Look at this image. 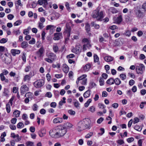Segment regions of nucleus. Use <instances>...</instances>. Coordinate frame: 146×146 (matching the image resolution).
Returning a JSON list of instances; mask_svg holds the SVG:
<instances>
[{
    "instance_id": "obj_54",
    "label": "nucleus",
    "mask_w": 146,
    "mask_h": 146,
    "mask_svg": "<svg viewBox=\"0 0 146 146\" xmlns=\"http://www.w3.org/2000/svg\"><path fill=\"white\" fill-rule=\"evenodd\" d=\"M45 96L49 98H50L52 97V95L50 92H48L45 95Z\"/></svg>"
},
{
    "instance_id": "obj_30",
    "label": "nucleus",
    "mask_w": 146,
    "mask_h": 146,
    "mask_svg": "<svg viewBox=\"0 0 146 146\" xmlns=\"http://www.w3.org/2000/svg\"><path fill=\"white\" fill-rule=\"evenodd\" d=\"M56 27H55L54 26L52 25H47L46 26V30H53L54 28Z\"/></svg>"
},
{
    "instance_id": "obj_44",
    "label": "nucleus",
    "mask_w": 146,
    "mask_h": 146,
    "mask_svg": "<svg viewBox=\"0 0 146 146\" xmlns=\"http://www.w3.org/2000/svg\"><path fill=\"white\" fill-rule=\"evenodd\" d=\"M9 92V91L7 89H5L3 92L4 95L5 96H8Z\"/></svg>"
},
{
    "instance_id": "obj_4",
    "label": "nucleus",
    "mask_w": 146,
    "mask_h": 146,
    "mask_svg": "<svg viewBox=\"0 0 146 146\" xmlns=\"http://www.w3.org/2000/svg\"><path fill=\"white\" fill-rule=\"evenodd\" d=\"M103 13L102 11L100 12L98 11H94L92 14V17L94 18H96L98 20L101 21V19L103 18Z\"/></svg>"
},
{
    "instance_id": "obj_61",
    "label": "nucleus",
    "mask_w": 146,
    "mask_h": 146,
    "mask_svg": "<svg viewBox=\"0 0 146 146\" xmlns=\"http://www.w3.org/2000/svg\"><path fill=\"white\" fill-rule=\"evenodd\" d=\"M31 69V67L30 66H27L25 69V71L26 72H28Z\"/></svg>"
},
{
    "instance_id": "obj_12",
    "label": "nucleus",
    "mask_w": 146,
    "mask_h": 146,
    "mask_svg": "<svg viewBox=\"0 0 146 146\" xmlns=\"http://www.w3.org/2000/svg\"><path fill=\"white\" fill-rule=\"evenodd\" d=\"M63 122V119L62 117H57L54 119L53 120V123H61Z\"/></svg>"
},
{
    "instance_id": "obj_38",
    "label": "nucleus",
    "mask_w": 146,
    "mask_h": 146,
    "mask_svg": "<svg viewBox=\"0 0 146 146\" xmlns=\"http://www.w3.org/2000/svg\"><path fill=\"white\" fill-rule=\"evenodd\" d=\"M124 35L126 36H130L131 35V31L129 30H126L125 32Z\"/></svg>"
},
{
    "instance_id": "obj_50",
    "label": "nucleus",
    "mask_w": 146,
    "mask_h": 146,
    "mask_svg": "<svg viewBox=\"0 0 146 146\" xmlns=\"http://www.w3.org/2000/svg\"><path fill=\"white\" fill-rule=\"evenodd\" d=\"M98 107L100 108L104 109L105 108L104 105L101 103H100L98 104Z\"/></svg>"
},
{
    "instance_id": "obj_48",
    "label": "nucleus",
    "mask_w": 146,
    "mask_h": 146,
    "mask_svg": "<svg viewBox=\"0 0 146 146\" xmlns=\"http://www.w3.org/2000/svg\"><path fill=\"white\" fill-rule=\"evenodd\" d=\"M93 135V133L92 132H90L89 133L87 134L85 136V138H90Z\"/></svg>"
},
{
    "instance_id": "obj_25",
    "label": "nucleus",
    "mask_w": 146,
    "mask_h": 146,
    "mask_svg": "<svg viewBox=\"0 0 146 146\" xmlns=\"http://www.w3.org/2000/svg\"><path fill=\"white\" fill-rule=\"evenodd\" d=\"M96 84L95 83L92 81H91L89 84L88 88L89 89H91L96 86Z\"/></svg>"
},
{
    "instance_id": "obj_34",
    "label": "nucleus",
    "mask_w": 146,
    "mask_h": 146,
    "mask_svg": "<svg viewBox=\"0 0 146 146\" xmlns=\"http://www.w3.org/2000/svg\"><path fill=\"white\" fill-rule=\"evenodd\" d=\"M66 128L67 129H70L72 127L73 125L69 122H67L65 124Z\"/></svg>"
},
{
    "instance_id": "obj_2",
    "label": "nucleus",
    "mask_w": 146,
    "mask_h": 146,
    "mask_svg": "<svg viewBox=\"0 0 146 146\" xmlns=\"http://www.w3.org/2000/svg\"><path fill=\"white\" fill-rule=\"evenodd\" d=\"M46 55L47 58H45L44 60L48 63H51L56 59V55L53 53H47Z\"/></svg>"
},
{
    "instance_id": "obj_9",
    "label": "nucleus",
    "mask_w": 146,
    "mask_h": 146,
    "mask_svg": "<svg viewBox=\"0 0 146 146\" xmlns=\"http://www.w3.org/2000/svg\"><path fill=\"white\" fill-rule=\"evenodd\" d=\"M136 17L138 19H142L144 16L143 12L140 10H137L135 11Z\"/></svg>"
},
{
    "instance_id": "obj_22",
    "label": "nucleus",
    "mask_w": 146,
    "mask_h": 146,
    "mask_svg": "<svg viewBox=\"0 0 146 146\" xmlns=\"http://www.w3.org/2000/svg\"><path fill=\"white\" fill-rule=\"evenodd\" d=\"M108 10L113 14L116 13L118 12V11L114 7H111L109 8Z\"/></svg>"
},
{
    "instance_id": "obj_59",
    "label": "nucleus",
    "mask_w": 146,
    "mask_h": 146,
    "mask_svg": "<svg viewBox=\"0 0 146 146\" xmlns=\"http://www.w3.org/2000/svg\"><path fill=\"white\" fill-rule=\"evenodd\" d=\"M133 120V123L134 124L138 122L139 121V119L137 117L134 118Z\"/></svg>"
},
{
    "instance_id": "obj_21",
    "label": "nucleus",
    "mask_w": 146,
    "mask_h": 146,
    "mask_svg": "<svg viewBox=\"0 0 146 146\" xmlns=\"http://www.w3.org/2000/svg\"><path fill=\"white\" fill-rule=\"evenodd\" d=\"M91 90H88L86 91L84 94L83 96L84 98H87L89 97L90 95Z\"/></svg>"
},
{
    "instance_id": "obj_39",
    "label": "nucleus",
    "mask_w": 146,
    "mask_h": 146,
    "mask_svg": "<svg viewBox=\"0 0 146 146\" xmlns=\"http://www.w3.org/2000/svg\"><path fill=\"white\" fill-rule=\"evenodd\" d=\"M26 144L27 146H34L33 142L32 141H27L26 142Z\"/></svg>"
},
{
    "instance_id": "obj_23",
    "label": "nucleus",
    "mask_w": 146,
    "mask_h": 146,
    "mask_svg": "<svg viewBox=\"0 0 146 146\" xmlns=\"http://www.w3.org/2000/svg\"><path fill=\"white\" fill-rule=\"evenodd\" d=\"M91 46V45L89 42H88L86 44H84L83 46V50L84 51L86 50L87 48H89Z\"/></svg>"
},
{
    "instance_id": "obj_55",
    "label": "nucleus",
    "mask_w": 146,
    "mask_h": 146,
    "mask_svg": "<svg viewBox=\"0 0 146 146\" xmlns=\"http://www.w3.org/2000/svg\"><path fill=\"white\" fill-rule=\"evenodd\" d=\"M38 24V27L40 29H41L44 27V26L43 25V23H40V22H39Z\"/></svg>"
},
{
    "instance_id": "obj_45",
    "label": "nucleus",
    "mask_w": 146,
    "mask_h": 146,
    "mask_svg": "<svg viewBox=\"0 0 146 146\" xmlns=\"http://www.w3.org/2000/svg\"><path fill=\"white\" fill-rule=\"evenodd\" d=\"M63 101H61L59 102V104L60 106H62L63 104H64L66 103L65 100H66V98L65 97H63L62 98Z\"/></svg>"
},
{
    "instance_id": "obj_31",
    "label": "nucleus",
    "mask_w": 146,
    "mask_h": 146,
    "mask_svg": "<svg viewBox=\"0 0 146 146\" xmlns=\"http://www.w3.org/2000/svg\"><path fill=\"white\" fill-rule=\"evenodd\" d=\"M31 78L28 75H26L24 77V78L23 79V80L24 82H25L26 81H29L30 80Z\"/></svg>"
},
{
    "instance_id": "obj_33",
    "label": "nucleus",
    "mask_w": 146,
    "mask_h": 146,
    "mask_svg": "<svg viewBox=\"0 0 146 146\" xmlns=\"http://www.w3.org/2000/svg\"><path fill=\"white\" fill-rule=\"evenodd\" d=\"M90 26L89 24L86 23V24L85 29L86 30L88 33L90 31Z\"/></svg>"
},
{
    "instance_id": "obj_41",
    "label": "nucleus",
    "mask_w": 146,
    "mask_h": 146,
    "mask_svg": "<svg viewBox=\"0 0 146 146\" xmlns=\"http://www.w3.org/2000/svg\"><path fill=\"white\" fill-rule=\"evenodd\" d=\"M6 108L7 112L9 113L10 111V106L9 103L6 104Z\"/></svg>"
},
{
    "instance_id": "obj_17",
    "label": "nucleus",
    "mask_w": 146,
    "mask_h": 146,
    "mask_svg": "<svg viewBox=\"0 0 146 146\" xmlns=\"http://www.w3.org/2000/svg\"><path fill=\"white\" fill-rule=\"evenodd\" d=\"M122 21V17L121 15H119L115 20V22L118 24H119Z\"/></svg>"
},
{
    "instance_id": "obj_29",
    "label": "nucleus",
    "mask_w": 146,
    "mask_h": 146,
    "mask_svg": "<svg viewBox=\"0 0 146 146\" xmlns=\"http://www.w3.org/2000/svg\"><path fill=\"white\" fill-rule=\"evenodd\" d=\"M0 77L1 80L3 81H4L5 82H8V80L6 79L5 77L4 76V75L2 74H0Z\"/></svg>"
},
{
    "instance_id": "obj_16",
    "label": "nucleus",
    "mask_w": 146,
    "mask_h": 146,
    "mask_svg": "<svg viewBox=\"0 0 146 146\" xmlns=\"http://www.w3.org/2000/svg\"><path fill=\"white\" fill-rule=\"evenodd\" d=\"M62 35V34L60 33H56L54 34V37L53 39L54 40H58L60 39V36Z\"/></svg>"
},
{
    "instance_id": "obj_64",
    "label": "nucleus",
    "mask_w": 146,
    "mask_h": 146,
    "mask_svg": "<svg viewBox=\"0 0 146 146\" xmlns=\"http://www.w3.org/2000/svg\"><path fill=\"white\" fill-rule=\"evenodd\" d=\"M14 17V15L11 14H9L7 15V18L9 20H12Z\"/></svg>"
},
{
    "instance_id": "obj_8",
    "label": "nucleus",
    "mask_w": 146,
    "mask_h": 146,
    "mask_svg": "<svg viewBox=\"0 0 146 146\" xmlns=\"http://www.w3.org/2000/svg\"><path fill=\"white\" fill-rule=\"evenodd\" d=\"M44 84V81L42 79L38 80L34 83L35 86L36 88H40L43 86Z\"/></svg>"
},
{
    "instance_id": "obj_11",
    "label": "nucleus",
    "mask_w": 146,
    "mask_h": 146,
    "mask_svg": "<svg viewBox=\"0 0 146 146\" xmlns=\"http://www.w3.org/2000/svg\"><path fill=\"white\" fill-rule=\"evenodd\" d=\"M29 88L26 85H23L20 88L21 92V95L24 94L26 92L29 91Z\"/></svg>"
},
{
    "instance_id": "obj_18",
    "label": "nucleus",
    "mask_w": 146,
    "mask_h": 146,
    "mask_svg": "<svg viewBox=\"0 0 146 146\" xmlns=\"http://www.w3.org/2000/svg\"><path fill=\"white\" fill-rule=\"evenodd\" d=\"M20 52V51L18 50L13 49L11 50V52L13 56H15L17 54H19Z\"/></svg>"
},
{
    "instance_id": "obj_26",
    "label": "nucleus",
    "mask_w": 146,
    "mask_h": 146,
    "mask_svg": "<svg viewBox=\"0 0 146 146\" xmlns=\"http://www.w3.org/2000/svg\"><path fill=\"white\" fill-rule=\"evenodd\" d=\"M20 112L18 110H15L13 112V116L16 117H19L20 114Z\"/></svg>"
},
{
    "instance_id": "obj_56",
    "label": "nucleus",
    "mask_w": 146,
    "mask_h": 146,
    "mask_svg": "<svg viewBox=\"0 0 146 146\" xmlns=\"http://www.w3.org/2000/svg\"><path fill=\"white\" fill-rule=\"evenodd\" d=\"M134 140V139L133 137L129 138L127 139V141L129 143H131L133 142Z\"/></svg>"
},
{
    "instance_id": "obj_37",
    "label": "nucleus",
    "mask_w": 146,
    "mask_h": 146,
    "mask_svg": "<svg viewBox=\"0 0 146 146\" xmlns=\"http://www.w3.org/2000/svg\"><path fill=\"white\" fill-rule=\"evenodd\" d=\"M119 77L122 80H124L126 79V76L125 74H120Z\"/></svg>"
},
{
    "instance_id": "obj_14",
    "label": "nucleus",
    "mask_w": 146,
    "mask_h": 146,
    "mask_svg": "<svg viewBox=\"0 0 146 146\" xmlns=\"http://www.w3.org/2000/svg\"><path fill=\"white\" fill-rule=\"evenodd\" d=\"M104 60L107 62H111L113 60L114 58L110 56H106L104 58Z\"/></svg>"
},
{
    "instance_id": "obj_1",
    "label": "nucleus",
    "mask_w": 146,
    "mask_h": 146,
    "mask_svg": "<svg viewBox=\"0 0 146 146\" xmlns=\"http://www.w3.org/2000/svg\"><path fill=\"white\" fill-rule=\"evenodd\" d=\"M90 120L88 119H85L80 121L77 125V129L78 131H81L87 128H90Z\"/></svg>"
},
{
    "instance_id": "obj_20",
    "label": "nucleus",
    "mask_w": 146,
    "mask_h": 146,
    "mask_svg": "<svg viewBox=\"0 0 146 146\" xmlns=\"http://www.w3.org/2000/svg\"><path fill=\"white\" fill-rule=\"evenodd\" d=\"M106 83L107 84L110 85L113 84L114 83V79L111 78L108 80Z\"/></svg>"
},
{
    "instance_id": "obj_5",
    "label": "nucleus",
    "mask_w": 146,
    "mask_h": 146,
    "mask_svg": "<svg viewBox=\"0 0 146 146\" xmlns=\"http://www.w3.org/2000/svg\"><path fill=\"white\" fill-rule=\"evenodd\" d=\"M82 49L81 45L79 43H77L76 44L75 47L72 49V51L76 54H79L81 52Z\"/></svg>"
},
{
    "instance_id": "obj_53",
    "label": "nucleus",
    "mask_w": 146,
    "mask_h": 146,
    "mask_svg": "<svg viewBox=\"0 0 146 146\" xmlns=\"http://www.w3.org/2000/svg\"><path fill=\"white\" fill-rule=\"evenodd\" d=\"M44 51V49L43 47H41L39 50L37 52L42 54H43Z\"/></svg>"
},
{
    "instance_id": "obj_49",
    "label": "nucleus",
    "mask_w": 146,
    "mask_h": 146,
    "mask_svg": "<svg viewBox=\"0 0 146 146\" xmlns=\"http://www.w3.org/2000/svg\"><path fill=\"white\" fill-rule=\"evenodd\" d=\"M24 126L22 122L19 123L17 125V127L18 128H21Z\"/></svg>"
},
{
    "instance_id": "obj_7",
    "label": "nucleus",
    "mask_w": 146,
    "mask_h": 146,
    "mask_svg": "<svg viewBox=\"0 0 146 146\" xmlns=\"http://www.w3.org/2000/svg\"><path fill=\"white\" fill-rule=\"evenodd\" d=\"M57 130L56 127L54 129L51 130L49 132V135L52 138H58V134L57 133Z\"/></svg>"
},
{
    "instance_id": "obj_40",
    "label": "nucleus",
    "mask_w": 146,
    "mask_h": 146,
    "mask_svg": "<svg viewBox=\"0 0 146 146\" xmlns=\"http://www.w3.org/2000/svg\"><path fill=\"white\" fill-rule=\"evenodd\" d=\"M92 100L91 99H88L87 102L84 104V106L86 107H87L90 104Z\"/></svg>"
},
{
    "instance_id": "obj_58",
    "label": "nucleus",
    "mask_w": 146,
    "mask_h": 146,
    "mask_svg": "<svg viewBox=\"0 0 146 146\" xmlns=\"http://www.w3.org/2000/svg\"><path fill=\"white\" fill-rule=\"evenodd\" d=\"M43 6L44 7L46 8V6L48 4L47 0H43Z\"/></svg>"
},
{
    "instance_id": "obj_43",
    "label": "nucleus",
    "mask_w": 146,
    "mask_h": 146,
    "mask_svg": "<svg viewBox=\"0 0 146 146\" xmlns=\"http://www.w3.org/2000/svg\"><path fill=\"white\" fill-rule=\"evenodd\" d=\"M94 61L95 62H97L99 61V58L96 54H94Z\"/></svg>"
},
{
    "instance_id": "obj_27",
    "label": "nucleus",
    "mask_w": 146,
    "mask_h": 146,
    "mask_svg": "<svg viewBox=\"0 0 146 146\" xmlns=\"http://www.w3.org/2000/svg\"><path fill=\"white\" fill-rule=\"evenodd\" d=\"M28 44L26 41H23L21 44V46L22 48H26L28 46Z\"/></svg>"
},
{
    "instance_id": "obj_24",
    "label": "nucleus",
    "mask_w": 146,
    "mask_h": 146,
    "mask_svg": "<svg viewBox=\"0 0 146 146\" xmlns=\"http://www.w3.org/2000/svg\"><path fill=\"white\" fill-rule=\"evenodd\" d=\"M114 83L116 85L118 86L121 83V81L118 78H117L114 79Z\"/></svg>"
},
{
    "instance_id": "obj_51",
    "label": "nucleus",
    "mask_w": 146,
    "mask_h": 146,
    "mask_svg": "<svg viewBox=\"0 0 146 146\" xmlns=\"http://www.w3.org/2000/svg\"><path fill=\"white\" fill-rule=\"evenodd\" d=\"M95 108L93 106L90 107L89 109V111H91L92 112H94L95 111Z\"/></svg>"
},
{
    "instance_id": "obj_60",
    "label": "nucleus",
    "mask_w": 146,
    "mask_h": 146,
    "mask_svg": "<svg viewBox=\"0 0 146 146\" xmlns=\"http://www.w3.org/2000/svg\"><path fill=\"white\" fill-rule=\"evenodd\" d=\"M35 42V40L34 38H32L31 40L29 42V43L30 44H34Z\"/></svg>"
},
{
    "instance_id": "obj_15",
    "label": "nucleus",
    "mask_w": 146,
    "mask_h": 146,
    "mask_svg": "<svg viewBox=\"0 0 146 146\" xmlns=\"http://www.w3.org/2000/svg\"><path fill=\"white\" fill-rule=\"evenodd\" d=\"M62 70L64 73H67L69 70V68L66 64H64L62 66Z\"/></svg>"
},
{
    "instance_id": "obj_32",
    "label": "nucleus",
    "mask_w": 146,
    "mask_h": 146,
    "mask_svg": "<svg viewBox=\"0 0 146 146\" xmlns=\"http://www.w3.org/2000/svg\"><path fill=\"white\" fill-rule=\"evenodd\" d=\"M58 46L56 44H54L53 46V49L55 53H56L58 51Z\"/></svg>"
},
{
    "instance_id": "obj_63",
    "label": "nucleus",
    "mask_w": 146,
    "mask_h": 146,
    "mask_svg": "<svg viewBox=\"0 0 146 146\" xmlns=\"http://www.w3.org/2000/svg\"><path fill=\"white\" fill-rule=\"evenodd\" d=\"M7 42V40L5 38H3L0 40V43H4Z\"/></svg>"
},
{
    "instance_id": "obj_28",
    "label": "nucleus",
    "mask_w": 146,
    "mask_h": 146,
    "mask_svg": "<svg viewBox=\"0 0 146 146\" xmlns=\"http://www.w3.org/2000/svg\"><path fill=\"white\" fill-rule=\"evenodd\" d=\"M90 68V64H86L83 67V70L85 72L88 71Z\"/></svg>"
},
{
    "instance_id": "obj_35",
    "label": "nucleus",
    "mask_w": 146,
    "mask_h": 146,
    "mask_svg": "<svg viewBox=\"0 0 146 146\" xmlns=\"http://www.w3.org/2000/svg\"><path fill=\"white\" fill-rule=\"evenodd\" d=\"M6 136V134L5 132H4L1 135V142H4L5 141V139L4 138V137H5Z\"/></svg>"
},
{
    "instance_id": "obj_13",
    "label": "nucleus",
    "mask_w": 146,
    "mask_h": 146,
    "mask_svg": "<svg viewBox=\"0 0 146 146\" xmlns=\"http://www.w3.org/2000/svg\"><path fill=\"white\" fill-rule=\"evenodd\" d=\"M66 27H67V25L66 24ZM67 29L65 31L66 35V36L67 37L65 39L66 41L68 40L69 39V37L70 36V32L71 31V29L70 27L68 28L67 27Z\"/></svg>"
},
{
    "instance_id": "obj_52",
    "label": "nucleus",
    "mask_w": 146,
    "mask_h": 146,
    "mask_svg": "<svg viewBox=\"0 0 146 146\" xmlns=\"http://www.w3.org/2000/svg\"><path fill=\"white\" fill-rule=\"evenodd\" d=\"M79 105L80 104H79L78 102L77 101H76L74 103V106L77 108H79Z\"/></svg>"
},
{
    "instance_id": "obj_6",
    "label": "nucleus",
    "mask_w": 146,
    "mask_h": 146,
    "mask_svg": "<svg viewBox=\"0 0 146 146\" xmlns=\"http://www.w3.org/2000/svg\"><path fill=\"white\" fill-rule=\"evenodd\" d=\"M145 67L143 64H140L139 66L136 67V70L138 74H142L145 70Z\"/></svg>"
},
{
    "instance_id": "obj_42",
    "label": "nucleus",
    "mask_w": 146,
    "mask_h": 146,
    "mask_svg": "<svg viewBox=\"0 0 146 146\" xmlns=\"http://www.w3.org/2000/svg\"><path fill=\"white\" fill-rule=\"evenodd\" d=\"M22 23V21L21 20H18L15 22L14 24V25L15 26H18L20 25Z\"/></svg>"
},
{
    "instance_id": "obj_10",
    "label": "nucleus",
    "mask_w": 146,
    "mask_h": 146,
    "mask_svg": "<svg viewBox=\"0 0 146 146\" xmlns=\"http://www.w3.org/2000/svg\"><path fill=\"white\" fill-rule=\"evenodd\" d=\"M5 56H3L2 57L3 61L5 63L8 64H9L11 62L10 58L7 56L6 54H5Z\"/></svg>"
},
{
    "instance_id": "obj_47",
    "label": "nucleus",
    "mask_w": 146,
    "mask_h": 146,
    "mask_svg": "<svg viewBox=\"0 0 146 146\" xmlns=\"http://www.w3.org/2000/svg\"><path fill=\"white\" fill-rule=\"evenodd\" d=\"M15 4L16 6H17V5L18 6H20L22 7L23 6V4L21 3L20 0H17V2L15 3Z\"/></svg>"
},
{
    "instance_id": "obj_3",
    "label": "nucleus",
    "mask_w": 146,
    "mask_h": 146,
    "mask_svg": "<svg viewBox=\"0 0 146 146\" xmlns=\"http://www.w3.org/2000/svg\"><path fill=\"white\" fill-rule=\"evenodd\" d=\"M56 128L58 138L64 136L67 132L66 129L63 126H58Z\"/></svg>"
},
{
    "instance_id": "obj_62",
    "label": "nucleus",
    "mask_w": 146,
    "mask_h": 146,
    "mask_svg": "<svg viewBox=\"0 0 146 146\" xmlns=\"http://www.w3.org/2000/svg\"><path fill=\"white\" fill-rule=\"evenodd\" d=\"M17 119L16 118H14L11 119V122L12 123L15 124L17 121Z\"/></svg>"
},
{
    "instance_id": "obj_36",
    "label": "nucleus",
    "mask_w": 146,
    "mask_h": 146,
    "mask_svg": "<svg viewBox=\"0 0 146 146\" xmlns=\"http://www.w3.org/2000/svg\"><path fill=\"white\" fill-rule=\"evenodd\" d=\"M32 95V93L30 92H28L25 94V96L26 98H29L31 100V99Z\"/></svg>"
},
{
    "instance_id": "obj_19",
    "label": "nucleus",
    "mask_w": 146,
    "mask_h": 146,
    "mask_svg": "<svg viewBox=\"0 0 146 146\" xmlns=\"http://www.w3.org/2000/svg\"><path fill=\"white\" fill-rule=\"evenodd\" d=\"M45 130L44 129H41L38 132V135L41 137L44 136L45 135Z\"/></svg>"
},
{
    "instance_id": "obj_57",
    "label": "nucleus",
    "mask_w": 146,
    "mask_h": 146,
    "mask_svg": "<svg viewBox=\"0 0 146 146\" xmlns=\"http://www.w3.org/2000/svg\"><path fill=\"white\" fill-rule=\"evenodd\" d=\"M104 79L102 78H101L100 79V80H99V82L100 85V86H102L104 84Z\"/></svg>"
},
{
    "instance_id": "obj_46",
    "label": "nucleus",
    "mask_w": 146,
    "mask_h": 146,
    "mask_svg": "<svg viewBox=\"0 0 146 146\" xmlns=\"http://www.w3.org/2000/svg\"><path fill=\"white\" fill-rule=\"evenodd\" d=\"M134 129L138 131H140L141 130V128L140 126L136 125L134 127Z\"/></svg>"
}]
</instances>
